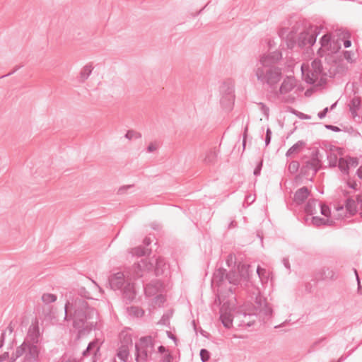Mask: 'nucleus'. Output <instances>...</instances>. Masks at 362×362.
<instances>
[{"label": "nucleus", "mask_w": 362, "mask_h": 362, "mask_svg": "<svg viewBox=\"0 0 362 362\" xmlns=\"http://www.w3.org/2000/svg\"><path fill=\"white\" fill-rule=\"evenodd\" d=\"M148 252V249L142 245L134 247L131 250V253L133 256L142 257L145 256Z\"/></svg>", "instance_id": "nucleus-39"}, {"label": "nucleus", "mask_w": 362, "mask_h": 362, "mask_svg": "<svg viewBox=\"0 0 362 362\" xmlns=\"http://www.w3.org/2000/svg\"><path fill=\"white\" fill-rule=\"evenodd\" d=\"M134 277L139 279L144 276V273L153 272L156 276L165 274L168 269L165 259L159 257H153L151 259L144 258L134 264Z\"/></svg>", "instance_id": "nucleus-2"}, {"label": "nucleus", "mask_w": 362, "mask_h": 362, "mask_svg": "<svg viewBox=\"0 0 362 362\" xmlns=\"http://www.w3.org/2000/svg\"><path fill=\"white\" fill-rule=\"evenodd\" d=\"M332 36L329 34H325L320 39V43L321 47L328 51L329 48L331 47Z\"/></svg>", "instance_id": "nucleus-31"}, {"label": "nucleus", "mask_w": 362, "mask_h": 362, "mask_svg": "<svg viewBox=\"0 0 362 362\" xmlns=\"http://www.w3.org/2000/svg\"><path fill=\"white\" fill-rule=\"evenodd\" d=\"M226 281L233 285L238 286L241 284V281L240 279V275L235 270H230L229 272H226Z\"/></svg>", "instance_id": "nucleus-26"}, {"label": "nucleus", "mask_w": 362, "mask_h": 362, "mask_svg": "<svg viewBox=\"0 0 362 362\" xmlns=\"http://www.w3.org/2000/svg\"><path fill=\"white\" fill-rule=\"evenodd\" d=\"M296 86V81L293 76H286L281 84L279 90L275 88L271 93H274L275 96L279 94L284 95L291 92Z\"/></svg>", "instance_id": "nucleus-9"}, {"label": "nucleus", "mask_w": 362, "mask_h": 362, "mask_svg": "<svg viewBox=\"0 0 362 362\" xmlns=\"http://www.w3.org/2000/svg\"><path fill=\"white\" fill-rule=\"evenodd\" d=\"M320 170V167L315 165V164L308 160L303 163L300 168V175L305 177L306 179L313 181L314 177Z\"/></svg>", "instance_id": "nucleus-8"}, {"label": "nucleus", "mask_w": 362, "mask_h": 362, "mask_svg": "<svg viewBox=\"0 0 362 362\" xmlns=\"http://www.w3.org/2000/svg\"><path fill=\"white\" fill-rule=\"evenodd\" d=\"M351 54H352V52L351 51H344L343 52V55H344V59L348 62H350V63L354 62V61L351 59Z\"/></svg>", "instance_id": "nucleus-61"}, {"label": "nucleus", "mask_w": 362, "mask_h": 362, "mask_svg": "<svg viewBox=\"0 0 362 362\" xmlns=\"http://www.w3.org/2000/svg\"><path fill=\"white\" fill-rule=\"evenodd\" d=\"M77 293L81 297H74L65 303L64 320L72 322L73 327L77 330V338H80L95 328L98 313L85 300L92 299L89 291L81 287Z\"/></svg>", "instance_id": "nucleus-1"}, {"label": "nucleus", "mask_w": 362, "mask_h": 362, "mask_svg": "<svg viewBox=\"0 0 362 362\" xmlns=\"http://www.w3.org/2000/svg\"><path fill=\"white\" fill-rule=\"evenodd\" d=\"M221 95H235L234 82L230 79L225 81L220 87Z\"/></svg>", "instance_id": "nucleus-19"}, {"label": "nucleus", "mask_w": 362, "mask_h": 362, "mask_svg": "<svg viewBox=\"0 0 362 362\" xmlns=\"http://www.w3.org/2000/svg\"><path fill=\"white\" fill-rule=\"evenodd\" d=\"M329 112V108L327 107L324 108L322 111L319 112L317 116L320 119H323L326 117L327 112Z\"/></svg>", "instance_id": "nucleus-64"}, {"label": "nucleus", "mask_w": 362, "mask_h": 362, "mask_svg": "<svg viewBox=\"0 0 362 362\" xmlns=\"http://www.w3.org/2000/svg\"><path fill=\"white\" fill-rule=\"evenodd\" d=\"M133 186H134L133 185H124V186L120 187L118 189L117 194H124V193H126V192L128 189L132 188Z\"/></svg>", "instance_id": "nucleus-59"}, {"label": "nucleus", "mask_w": 362, "mask_h": 362, "mask_svg": "<svg viewBox=\"0 0 362 362\" xmlns=\"http://www.w3.org/2000/svg\"><path fill=\"white\" fill-rule=\"evenodd\" d=\"M272 132L271 129L269 127H268L267 129L266 135H265V146H267L270 144L271 139H272Z\"/></svg>", "instance_id": "nucleus-57"}, {"label": "nucleus", "mask_w": 362, "mask_h": 362, "mask_svg": "<svg viewBox=\"0 0 362 362\" xmlns=\"http://www.w3.org/2000/svg\"><path fill=\"white\" fill-rule=\"evenodd\" d=\"M308 160L311 161L313 163L315 164V165H318V167L322 168V160L320 158V151L318 148H315L311 153L310 159Z\"/></svg>", "instance_id": "nucleus-34"}, {"label": "nucleus", "mask_w": 362, "mask_h": 362, "mask_svg": "<svg viewBox=\"0 0 362 362\" xmlns=\"http://www.w3.org/2000/svg\"><path fill=\"white\" fill-rule=\"evenodd\" d=\"M312 70L311 73L314 74L315 76H320L321 75L325 76L326 74L323 72L322 63L320 59H315L311 63Z\"/></svg>", "instance_id": "nucleus-24"}, {"label": "nucleus", "mask_w": 362, "mask_h": 362, "mask_svg": "<svg viewBox=\"0 0 362 362\" xmlns=\"http://www.w3.org/2000/svg\"><path fill=\"white\" fill-rule=\"evenodd\" d=\"M286 43L288 49H292L294 48V47L297 45L298 42L296 39V37L292 33V32H290L288 35H287V37L286 38Z\"/></svg>", "instance_id": "nucleus-37"}, {"label": "nucleus", "mask_w": 362, "mask_h": 362, "mask_svg": "<svg viewBox=\"0 0 362 362\" xmlns=\"http://www.w3.org/2000/svg\"><path fill=\"white\" fill-rule=\"evenodd\" d=\"M252 267L248 264H239L238 266V275H240V279L243 282L250 281V275L252 272L251 269Z\"/></svg>", "instance_id": "nucleus-16"}, {"label": "nucleus", "mask_w": 362, "mask_h": 362, "mask_svg": "<svg viewBox=\"0 0 362 362\" xmlns=\"http://www.w3.org/2000/svg\"><path fill=\"white\" fill-rule=\"evenodd\" d=\"M348 162L349 163V167H356L358 165V159L356 157H351L350 156H347Z\"/></svg>", "instance_id": "nucleus-54"}, {"label": "nucleus", "mask_w": 362, "mask_h": 362, "mask_svg": "<svg viewBox=\"0 0 362 362\" xmlns=\"http://www.w3.org/2000/svg\"><path fill=\"white\" fill-rule=\"evenodd\" d=\"M226 272L224 268L220 267L215 270L213 274L212 283L220 287L226 281Z\"/></svg>", "instance_id": "nucleus-17"}, {"label": "nucleus", "mask_w": 362, "mask_h": 362, "mask_svg": "<svg viewBox=\"0 0 362 362\" xmlns=\"http://www.w3.org/2000/svg\"><path fill=\"white\" fill-rule=\"evenodd\" d=\"M344 206L350 216H353L356 214L358 211L357 204L351 197H349L346 199Z\"/></svg>", "instance_id": "nucleus-22"}, {"label": "nucleus", "mask_w": 362, "mask_h": 362, "mask_svg": "<svg viewBox=\"0 0 362 362\" xmlns=\"http://www.w3.org/2000/svg\"><path fill=\"white\" fill-rule=\"evenodd\" d=\"M305 142L300 140L293 144L286 153V156L289 157L293 153L300 151V150L305 146Z\"/></svg>", "instance_id": "nucleus-28"}, {"label": "nucleus", "mask_w": 362, "mask_h": 362, "mask_svg": "<svg viewBox=\"0 0 362 362\" xmlns=\"http://www.w3.org/2000/svg\"><path fill=\"white\" fill-rule=\"evenodd\" d=\"M173 359V356L170 353L168 352L162 356L160 362H172Z\"/></svg>", "instance_id": "nucleus-58"}, {"label": "nucleus", "mask_w": 362, "mask_h": 362, "mask_svg": "<svg viewBox=\"0 0 362 362\" xmlns=\"http://www.w3.org/2000/svg\"><path fill=\"white\" fill-rule=\"evenodd\" d=\"M291 112L298 116L299 118L302 119H308L310 118V115H305L303 112H298V110H296L294 109L291 108Z\"/></svg>", "instance_id": "nucleus-56"}, {"label": "nucleus", "mask_w": 362, "mask_h": 362, "mask_svg": "<svg viewBox=\"0 0 362 362\" xmlns=\"http://www.w3.org/2000/svg\"><path fill=\"white\" fill-rule=\"evenodd\" d=\"M199 355L202 362H207L210 359L211 354L206 349H202L200 350Z\"/></svg>", "instance_id": "nucleus-50"}, {"label": "nucleus", "mask_w": 362, "mask_h": 362, "mask_svg": "<svg viewBox=\"0 0 362 362\" xmlns=\"http://www.w3.org/2000/svg\"><path fill=\"white\" fill-rule=\"evenodd\" d=\"M361 98L358 96L354 97L349 105V109L359 110L361 106Z\"/></svg>", "instance_id": "nucleus-42"}, {"label": "nucleus", "mask_w": 362, "mask_h": 362, "mask_svg": "<svg viewBox=\"0 0 362 362\" xmlns=\"http://www.w3.org/2000/svg\"><path fill=\"white\" fill-rule=\"evenodd\" d=\"M28 337L30 339V343H38L40 337V331L37 321H36L35 324L33 323L29 327L28 332Z\"/></svg>", "instance_id": "nucleus-18"}, {"label": "nucleus", "mask_w": 362, "mask_h": 362, "mask_svg": "<svg viewBox=\"0 0 362 362\" xmlns=\"http://www.w3.org/2000/svg\"><path fill=\"white\" fill-rule=\"evenodd\" d=\"M255 303L259 305L258 308L255 307L256 313L259 312V313H262L265 317H271L272 315L273 310L267 303H265L263 307H262L261 300H258L257 299Z\"/></svg>", "instance_id": "nucleus-21"}, {"label": "nucleus", "mask_w": 362, "mask_h": 362, "mask_svg": "<svg viewBox=\"0 0 362 362\" xmlns=\"http://www.w3.org/2000/svg\"><path fill=\"white\" fill-rule=\"evenodd\" d=\"M255 73L257 81L262 84H267L271 91L276 88L277 84L282 78L281 69L276 66L258 63Z\"/></svg>", "instance_id": "nucleus-3"}, {"label": "nucleus", "mask_w": 362, "mask_h": 362, "mask_svg": "<svg viewBox=\"0 0 362 362\" xmlns=\"http://www.w3.org/2000/svg\"><path fill=\"white\" fill-rule=\"evenodd\" d=\"M93 70V66L92 63H88L84 66L79 73L78 81L84 83L88 78Z\"/></svg>", "instance_id": "nucleus-20"}, {"label": "nucleus", "mask_w": 362, "mask_h": 362, "mask_svg": "<svg viewBox=\"0 0 362 362\" xmlns=\"http://www.w3.org/2000/svg\"><path fill=\"white\" fill-rule=\"evenodd\" d=\"M235 102V95H221L220 103L223 108L226 110H230L233 109Z\"/></svg>", "instance_id": "nucleus-25"}, {"label": "nucleus", "mask_w": 362, "mask_h": 362, "mask_svg": "<svg viewBox=\"0 0 362 362\" xmlns=\"http://www.w3.org/2000/svg\"><path fill=\"white\" fill-rule=\"evenodd\" d=\"M129 356V347L126 345H121L117 352V356L122 361L127 362Z\"/></svg>", "instance_id": "nucleus-29"}, {"label": "nucleus", "mask_w": 362, "mask_h": 362, "mask_svg": "<svg viewBox=\"0 0 362 362\" xmlns=\"http://www.w3.org/2000/svg\"><path fill=\"white\" fill-rule=\"evenodd\" d=\"M158 146L156 144V143L151 142L149 144V145L146 148V151L148 153H151L155 151L157 149Z\"/></svg>", "instance_id": "nucleus-63"}, {"label": "nucleus", "mask_w": 362, "mask_h": 362, "mask_svg": "<svg viewBox=\"0 0 362 362\" xmlns=\"http://www.w3.org/2000/svg\"><path fill=\"white\" fill-rule=\"evenodd\" d=\"M312 223L316 227L325 226V218L320 216H313Z\"/></svg>", "instance_id": "nucleus-52"}, {"label": "nucleus", "mask_w": 362, "mask_h": 362, "mask_svg": "<svg viewBox=\"0 0 362 362\" xmlns=\"http://www.w3.org/2000/svg\"><path fill=\"white\" fill-rule=\"evenodd\" d=\"M127 310L130 315L136 317H141L144 315V310L137 306H131L127 308Z\"/></svg>", "instance_id": "nucleus-33"}, {"label": "nucleus", "mask_w": 362, "mask_h": 362, "mask_svg": "<svg viewBox=\"0 0 362 362\" xmlns=\"http://www.w3.org/2000/svg\"><path fill=\"white\" fill-rule=\"evenodd\" d=\"M337 35L339 36V40L344 42V46L345 48H349L351 45V33L346 30L339 29L337 30Z\"/></svg>", "instance_id": "nucleus-23"}, {"label": "nucleus", "mask_w": 362, "mask_h": 362, "mask_svg": "<svg viewBox=\"0 0 362 362\" xmlns=\"http://www.w3.org/2000/svg\"><path fill=\"white\" fill-rule=\"evenodd\" d=\"M341 49V40H339V36L337 35V38L335 40L332 38L331 42V47L329 48L328 51H330L332 53H337Z\"/></svg>", "instance_id": "nucleus-38"}, {"label": "nucleus", "mask_w": 362, "mask_h": 362, "mask_svg": "<svg viewBox=\"0 0 362 362\" xmlns=\"http://www.w3.org/2000/svg\"><path fill=\"white\" fill-rule=\"evenodd\" d=\"M217 158V153L214 149L210 150L206 153V155L204 159V162L206 164H214Z\"/></svg>", "instance_id": "nucleus-32"}, {"label": "nucleus", "mask_w": 362, "mask_h": 362, "mask_svg": "<svg viewBox=\"0 0 362 362\" xmlns=\"http://www.w3.org/2000/svg\"><path fill=\"white\" fill-rule=\"evenodd\" d=\"M119 338L122 344L121 345H126L128 346L129 345L132 344V338L131 334L122 332L119 334Z\"/></svg>", "instance_id": "nucleus-40"}, {"label": "nucleus", "mask_w": 362, "mask_h": 362, "mask_svg": "<svg viewBox=\"0 0 362 362\" xmlns=\"http://www.w3.org/2000/svg\"><path fill=\"white\" fill-rule=\"evenodd\" d=\"M27 347H28V340L25 339L21 346L17 347V349L15 351L16 358H19L21 356H23V354L25 355Z\"/></svg>", "instance_id": "nucleus-43"}, {"label": "nucleus", "mask_w": 362, "mask_h": 362, "mask_svg": "<svg viewBox=\"0 0 362 362\" xmlns=\"http://www.w3.org/2000/svg\"><path fill=\"white\" fill-rule=\"evenodd\" d=\"M318 203L316 199H310L306 203L304 211L307 215H313L317 213L316 206Z\"/></svg>", "instance_id": "nucleus-27"}, {"label": "nucleus", "mask_w": 362, "mask_h": 362, "mask_svg": "<svg viewBox=\"0 0 362 362\" xmlns=\"http://www.w3.org/2000/svg\"><path fill=\"white\" fill-rule=\"evenodd\" d=\"M320 208V213L322 215L327 218H329L331 216V209L330 208L326 205L325 204H323L322 202H320L318 204Z\"/></svg>", "instance_id": "nucleus-45"}, {"label": "nucleus", "mask_w": 362, "mask_h": 362, "mask_svg": "<svg viewBox=\"0 0 362 362\" xmlns=\"http://www.w3.org/2000/svg\"><path fill=\"white\" fill-rule=\"evenodd\" d=\"M282 58V54L280 51H274L268 54H263L260 57V64H267L269 66H276L275 64Z\"/></svg>", "instance_id": "nucleus-13"}, {"label": "nucleus", "mask_w": 362, "mask_h": 362, "mask_svg": "<svg viewBox=\"0 0 362 362\" xmlns=\"http://www.w3.org/2000/svg\"><path fill=\"white\" fill-rule=\"evenodd\" d=\"M173 316V310H169L168 312L164 313L161 317L160 320L158 322L159 325H170V318Z\"/></svg>", "instance_id": "nucleus-41"}, {"label": "nucleus", "mask_w": 362, "mask_h": 362, "mask_svg": "<svg viewBox=\"0 0 362 362\" xmlns=\"http://www.w3.org/2000/svg\"><path fill=\"white\" fill-rule=\"evenodd\" d=\"M257 274L262 281L267 280V270L265 269L258 266L257 268Z\"/></svg>", "instance_id": "nucleus-51"}, {"label": "nucleus", "mask_w": 362, "mask_h": 362, "mask_svg": "<svg viewBox=\"0 0 362 362\" xmlns=\"http://www.w3.org/2000/svg\"><path fill=\"white\" fill-rule=\"evenodd\" d=\"M262 166H263V159H261L257 164L255 168L254 169L253 174L255 176L260 175Z\"/></svg>", "instance_id": "nucleus-53"}, {"label": "nucleus", "mask_w": 362, "mask_h": 362, "mask_svg": "<svg viewBox=\"0 0 362 362\" xmlns=\"http://www.w3.org/2000/svg\"><path fill=\"white\" fill-rule=\"evenodd\" d=\"M124 137L129 140H132V139H140L141 138V134L133 129H130L127 132Z\"/></svg>", "instance_id": "nucleus-47"}, {"label": "nucleus", "mask_w": 362, "mask_h": 362, "mask_svg": "<svg viewBox=\"0 0 362 362\" xmlns=\"http://www.w3.org/2000/svg\"><path fill=\"white\" fill-rule=\"evenodd\" d=\"M40 349L37 344L30 343L28 340V347L26 348L24 362H38Z\"/></svg>", "instance_id": "nucleus-10"}, {"label": "nucleus", "mask_w": 362, "mask_h": 362, "mask_svg": "<svg viewBox=\"0 0 362 362\" xmlns=\"http://www.w3.org/2000/svg\"><path fill=\"white\" fill-rule=\"evenodd\" d=\"M338 168L340 171L344 175H349V163L348 162L347 157L339 158Z\"/></svg>", "instance_id": "nucleus-30"}, {"label": "nucleus", "mask_w": 362, "mask_h": 362, "mask_svg": "<svg viewBox=\"0 0 362 362\" xmlns=\"http://www.w3.org/2000/svg\"><path fill=\"white\" fill-rule=\"evenodd\" d=\"M123 300L126 304L131 303L136 298V292L134 287V284L129 282L125 284L124 287L121 291Z\"/></svg>", "instance_id": "nucleus-11"}, {"label": "nucleus", "mask_w": 362, "mask_h": 362, "mask_svg": "<svg viewBox=\"0 0 362 362\" xmlns=\"http://www.w3.org/2000/svg\"><path fill=\"white\" fill-rule=\"evenodd\" d=\"M326 339L327 338L325 337H323L315 341L310 347L309 352L314 351L315 350V347L322 342L325 341Z\"/></svg>", "instance_id": "nucleus-55"}, {"label": "nucleus", "mask_w": 362, "mask_h": 362, "mask_svg": "<svg viewBox=\"0 0 362 362\" xmlns=\"http://www.w3.org/2000/svg\"><path fill=\"white\" fill-rule=\"evenodd\" d=\"M259 105L260 106L261 111L264 113V115L265 116H268L269 108L263 103H259Z\"/></svg>", "instance_id": "nucleus-60"}, {"label": "nucleus", "mask_w": 362, "mask_h": 362, "mask_svg": "<svg viewBox=\"0 0 362 362\" xmlns=\"http://www.w3.org/2000/svg\"><path fill=\"white\" fill-rule=\"evenodd\" d=\"M220 320L226 329H230L232 327L233 321L235 320L234 316H233L230 313V310L228 311L225 303L220 308Z\"/></svg>", "instance_id": "nucleus-12"}, {"label": "nucleus", "mask_w": 362, "mask_h": 362, "mask_svg": "<svg viewBox=\"0 0 362 362\" xmlns=\"http://www.w3.org/2000/svg\"><path fill=\"white\" fill-rule=\"evenodd\" d=\"M130 281L125 279L123 272H119L111 274L108 278V284L111 289L120 291L124 287L125 284Z\"/></svg>", "instance_id": "nucleus-6"}, {"label": "nucleus", "mask_w": 362, "mask_h": 362, "mask_svg": "<svg viewBox=\"0 0 362 362\" xmlns=\"http://www.w3.org/2000/svg\"><path fill=\"white\" fill-rule=\"evenodd\" d=\"M327 159L329 160V165L331 168H335L338 165L339 159L337 156L334 153H329L327 156Z\"/></svg>", "instance_id": "nucleus-46"}, {"label": "nucleus", "mask_w": 362, "mask_h": 362, "mask_svg": "<svg viewBox=\"0 0 362 362\" xmlns=\"http://www.w3.org/2000/svg\"><path fill=\"white\" fill-rule=\"evenodd\" d=\"M325 127L328 129L331 130L334 132H339L341 131V129L337 126L332 125V124H325Z\"/></svg>", "instance_id": "nucleus-62"}, {"label": "nucleus", "mask_w": 362, "mask_h": 362, "mask_svg": "<svg viewBox=\"0 0 362 362\" xmlns=\"http://www.w3.org/2000/svg\"><path fill=\"white\" fill-rule=\"evenodd\" d=\"M141 337L135 344V361L136 362H146L150 355L149 350L146 344L142 341Z\"/></svg>", "instance_id": "nucleus-7"}, {"label": "nucleus", "mask_w": 362, "mask_h": 362, "mask_svg": "<svg viewBox=\"0 0 362 362\" xmlns=\"http://www.w3.org/2000/svg\"><path fill=\"white\" fill-rule=\"evenodd\" d=\"M310 192L308 187H302L294 193L293 201L296 204L300 205L308 199Z\"/></svg>", "instance_id": "nucleus-15"}, {"label": "nucleus", "mask_w": 362, "mask_h": 362, "mask_svg": "<svg viewBox=\"0 0 362 362\" xmlns=\"http://www.w3.org/2000/svg\"><path fill=\"white\" fill-rule=\"evenodd\" d=\"M98 343V339L93 340L89 342L86 349L83 351L82 355L84 357H88L90 355L91 352L94 351L95 348L97 346Z\"/></svg>", "instance_id": "nucleus-36"}, {"label": "nucleus", "mask_w": 362, "mask_h": 362, "mask_svg": "<svg viewBox=\"0 0 362 362\" xmlns=\"http://www.w3.org/2000/svg\"><path fill=\"white\" fill-rule=\"evenodd\" d=\"M142 341L146 344V347L149 350L150 354L154 351L155 348V340L151 335L143 337Z\"/></svg>", "instance_id": "nucleus-35"}, {"label": "nucleus", "mask_w": 362, "mask_h": 362, "mask_svg": "<svg viewBox=\"0 0 362 362\" xmlns=\"http://www.w3.org/2000/svg\"><path fill=\"white\" fill-rule=\"evenodd\" d=\"M300 168V163L297 160H292L288 165V171L291 174L296 173Z\"/></svg>", "instance_id": "nucleus-49"}, {"label": "nucleus", "mask_w": 362, "mask_h": 362, "mask_svg": "<svg viewBox=\"0 0 362 362\" xmlns=\"http://www.w3.org/2000/svg\"><path fill=\"white\" fill-rule=\"evenodd\" d=\"M257 315L256 313L238 310L234 315L235 321L238 322V326L251 327L252 326L256 320Z\"/></svg>", "instance_id": "nucleus-5"}, {"label": "nucleus", "mask_w": 362, "mask_h": 362, "mask_svg": "<svg viewBox=\"0 0 362 362\" xmlns=\"http://www.w3.org/2000/svg\"><path fill=\"white\" fill-rule=\"evenodd\" d=\"M315 279L317 281L334 280L337 279V276L333 270L323 267L315 273Z\"/></svg>", "instance_id": "nucleus-14"}, {"label": "nucleus", "mask_w": 362, "mask_h": 362, "mask_svg": "<svg viewBox=\"0 0 362 362\" xmlns=\"http://www.w3.org/2000/svg\"><path fill=\"white\" fill-rule=\"evenodd\" d=\"M57 296L55 294H52V293H44L42 296V300L46 304L54 303L57 300Z\"/></svg>", "instance_id": "nucleus-44"}, {"label": "nucleus", "mask_w": 362, "mask_h": 362, "mask_svg": "<svg viewBox=\"0 0 362 362\" xmlns=\"http://www.w3.org/2000/svg\"><path fill=\"white\" fill-rule=\"evenodd\" d=\"M320 30L316 25H310L308 28L302 31L297 39L298 46L303 48L306 46L312 47L316 42Z\"/></svg>", "instance_id": "nucleus-4"}, {"label": "nucleus", "mask_w": 362, "mask_h": 362, "mask_svg": "<svg viewBox=\"0 0 362 362\" xmlns=\"http://www.w3.org/2000/svg\"><path fill=\"white\" fill-rule=\"evenodd\" d=\"M318 80V76H315L314 74L309 71L305 78V81L310 85L315 84L316 81Z\"/></svg>", "instance_id": "nucleus-48"}]
</instances>
